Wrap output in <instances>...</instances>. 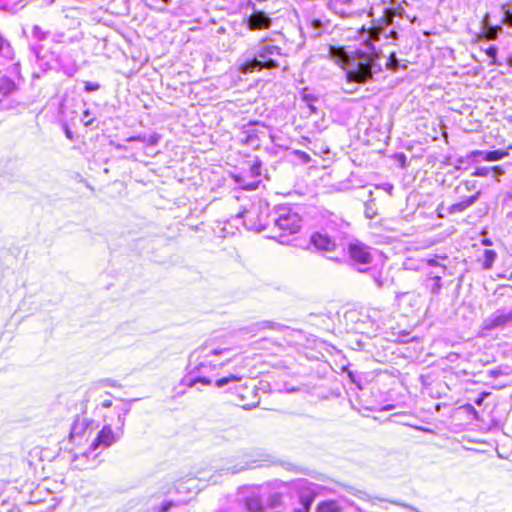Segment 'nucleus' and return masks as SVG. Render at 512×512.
<instances>
[{
	"mask_svg": "<svg viewBox=\"0 0 512 512\" xmlns=\"http://www.w3.org/2000/svg\"><path fill=\"white\" fill-rule=\"evenodd\" d=\"M372 26L362 29L360 46L346 51L343 48L329 47V57L346 74V85L362 84L382 71L383 64L376 43L380 37L396 40L398 33L393 27L394 17L407 19L411 24L417 21L412 5L407 0H378L371 3L368 13Z\"/></svg>",
	"mask_w": 512,
	"mask_h": 512,
	"instance_id": "1",
	"label": "nucleus"
},
{
	"mask_svg": "<svg viewBox=\"0 0 512 512\" xmlns=\"http://www.w3.org/2000/svg\"><path fill=\"white\" fill-rule=\"evenodd\" d=\"M231 354V348L217 344L213 341L206 342L194 350L186 366V374L181 379V384L187 387H195L198 384L210 386L219 370L228 367L226 375L215 380L217 388L228 386V390H237L238 383L249 373L248 359L241 354Z\"/></svg>",
	"mask_w": 512,
	"mask_h": 512,
	"instance_id": "2",
	"label": "nucleus"
},
{
	"mask_svg": "<svg viewBox=\"0 0 512 512\" xmlns=\"http://www.w3.org/2000/svg\"><path fill=\"white\" fill-rule=\"evenodd\" d=\"M130 402L120 401L119 405L114 406V412L117 415V425L115 430L112 429L110 424H105L98 432L96 438L91 443L88 450L75 454L73 463L79 469L87 468V461L92 458L93 460L105 450L117 443L123 435V427L125 424V417L130 412Z\"/></svg>",
	"mask_w": 512,
	"mask_h": 512,
	"instance_id": "3",
	"label": "nucleus"
},
{
	"mask_svg": "<svg viewBox=\"0 0 512 512\" xmlns=\"http://www.w3.org/2000/svg\"><path fill=\"white\" fill-rule=\"evenodd\" d=\"M284 54L280 47L269 43H261L255 51H248L238 60V69L243 74L273 69L281 66Z\"/></svg>",
	"mask_w": 512,
	"mask_h": 512,
	"instance_id": "4",
	"label": "nucleus"
},
{
	"mask_svg": "<svg viewBox=\"0 0 512 512\" xmlns=\"http://www.w3.org/2000/svg\"><path fill=\"white\" fill-rule=\"evenodd\" d=\"M271 221L274 228L281 233L280 238L297 233L302 226V218L297 211L287 205L275 206L271 212ZM280 243H286L285 239H279Z\"/></svg>",
	"mask_w": 512,
	"mask_h": 512,
	"instance_id": "5",
	"label": "nucleus"
},
{
	"mask_svg": "<svg viewBox=\"0 0 512 512\" xmlns=\"http://www.w3.org/2000/svg\"><path fill=\"white\" fill-rule=\"evenodd\" d=\"M269 208L266 203L252 204L249 209L244 210L238 215L243 219V225L248 230H254L260 232L266 229L271 221V212H268Z\"/></svg>",
	"mask_w": 512,
	"mask_h": 512,
	"instance_id": "6",
	"label": "nucleus"
},
{
	"mask_svg": "<svg viewBox=\"0 0 512 512\" xmlns=\"http://www.w3.org/2000/svg\"><path fill=\"white\" fill-rule=\"evenodd\" d=\"M349 260L359 272H366L368 265L372 264L376 249L369 247L361 241L354 240L346 245Z\"/></svg>",
	"mask_w": 512,
	"mask_h": 512,
	"instance_id": "7",
	"label": "nucleus"
},
{
	"mask_svg": "<svg viewBox=\"0 0 512 512\" xmlns=\"http://www.w3.org/2000/svg\"><path fill=\"white\" fill-rule=\"evenodd\" d=\"M313 247L325 253H339L344 255L346 245L342 242L338 233L329 234L326 230L314 232L310 237Z\"/></svg>",
	"mask_w": 512,
	"mask_h": 512,
	"instance_id": "8",
	"label": "nucleus"
},
{
	"mask_svg": "<svg viewBox=\"0 0 512 512\" xmlns=\"http://www.w3.org/2000/svg\"><path fill=\"white\" fill-rule=\"evenodd\" d=\"M261 166L262 163L259 160H256L250 167L247 175L246 174H240L234 176L235 182L238 184V186L245 190H255L258 188L260 183V176H261Z\"/></svg>",
	"mask_w": 512,
	"mask_h": 512,
	"instance_id": "9",
	"label": "nucleus"
},
{
	"mask_svg": "<svg viewBox=\"0 0 512 512\" xmlns=\"http://www.w3.org/2000/svg\"><path fill=\"white\" fill-rule=\"evenodd\" d=\"M446 273L447 267H441L440 271L426 270L424 272L422 285L431 294L432 299L441 293L443 287L442 278Z\"/></svg>",
	"mask_w": 512,
	"mask_h": 512,
	"instance_id": "10",
	"label": "nucleus"
},
{
	"mask_svg": "<svg viewBox=\"0 0 512 512\" xmlns=\"http://www.w3.org/2000/svg\"><path fill=\"white\" fill-rule=\"evenodd\" d=\"M55 65L67 76L71 77L78 71L76 60L67 49H62L59 53L52 52Z\"/></svg>",
	"mask_w": 512,
	"mask_h": 512,
	"instance_id": "11",
	"label": "nucleus"
},
{
	"mask_svg": "<svg viewBox=\"0 0 512 512\" xmlns=\"http://www.w3.org/2000/svg\"><path fill=\"white\" fill-rule=\"evenodd\" d=\"M91 423L86 417L77 416L71 425L69 438L74 443H79L86 434L91 433Z\"/></svg>",
	"mask_w": 512,
	"mask_h": 512,
	"instance_id": "12",
	"label": "nucleus"
},
{
	"mask_svg": "<svg viewBox=\"0 0 512 512\" xmlns=\"http://www.w3.org/2000/svg\"><path fill=\"white\" fill-rule=\"evenodd\" d=\"M15 83L8 79H0V110H8L13 107V101L11 95L15 92Z\"/></svg>",
	"mask_w": 512,
	"mask_h": 512,
	"instance_id": "13",
	"label": "nucleus"
},
{
	"mask_svg": "<svg viewBox=\"0 0 512 512\" xmlns=\"http://www.w3.org/2000/svg\"><path fill=\"white\" fill-rule=\"evenodd\" d=\"M366 272H368L370 278L379 289L390 287L393 283V278L390 277L388 271H384L383 267L374 266L367 268Z\"/></svg>",
	"mask_w": 512,
	"mask_h": 512,
	"instance_id": "14",
	"label": "nucleus"
},
{
	"mask_svg": "<svg viewBox=\"0 0 512 512\" xmlns=\"http://www.w3.org/2000/svg\"><path fill=\"white\" fill-rule=\"evenodd\" d=\"M354 0H330L329 7L341 17H351L357 13Z\"/></svg>",
	"mask_w": 512,
	"mask_h": 512,
	"instance_id": "15",
	"label": "nucleus"
},
{
	"mask_svg": "<svg viewBox=\"0 0 512 512\" xmlns=\"http://www.w3.org/2000/svg\"><path fill=\"white\" fill-rule=\"evenodd\" d=\"M512 320V312L496 311L490 317L484 320V329L492 330L504 326Z\"/></svg>",
	"mask_w": 512,
	"mask_h": 512,
	"instance_id": "16",
	"label": "nucleus"
},
{
	"mask_svg": "<svg viewBox=\"0 0 512 512\" xmlns=\"http://www.w3.org/2000/svg\"><path fill=\"white\" fill-rule=\"evenodd\" d=\"M248 27L251 30L256 29H266L271 25V19L264 13L260 11L253 12L248 18Z\"/></svg>",
	"mask_w": 512,
	"mask_h": 512,
	"instance_id": "17",
	"label": "nucleus"
},
{
	"mask_svg": "<svg viewBox=\"0 0 512 512\" xmlns=\"http://www.w3.org/2000/svg\"><path fill=\"white\" fill-rule=\"evenodd\" d=\"M480 197V192H476L474 195H471L469 197H465L463 200L457 202V203H454L452 204L449 208H448V212L450 214H456V213H461V212H464L466 209H468L469 207H471L472 205L475 204V202L479 199Z\"/></svg>",
	"mask_w": 512,
	"mask_h": 512,
	"instance_id": "18",
	"label": "nucleus"
},
{
	"mask_svg": "<svg viewBox=\"0 0 512 512\" xmlns=\"http://www.w3.org/2000/svg\"><path fill=\"white\" fill-rule=\"evenodd\" d=\"M175 505V502L172 500L163 499L158 502L157 498L151 497L147 502L146 512H168Z\"/></svg>",
	"mask_w": 512,
	"mask_h": 512,
	"instance_id": "19",
	"label": "nucleus"
},
{
	"mask_svg": "<svg viewBox=\"0 0 512 512\" xmlns=\"http://www.w3.org/2000/svg\"><path fill=\"white\" fill-rule=\"evenodd\" d=\"M504 174V170L502 167L500 166H492V167H488V166H481V167H477L474 172L472 173L473 176H477V177H487V176H500V175H503Z\"/></svg>",
	"mask_w": 512,
	"mask_h": 512,
	"instance_id": "20",
	"label": "nucleus"
},
{
	"mask_svg": "<svg viewBox=\"0 0 512 512\" xmlns=\"http://www.w3.org/2000/svg\"><path fill=\"white\" fill-rule=\"evenodd\" d=\"M161 136L157 133L151 134V135H137L132 136L128 138L127 141L133 142V141H139L146 144V146H155L160 141Z\"/></svg>",
	"mask_w": 512,
	"mask_h": 512,
	"instance_id": "21",
	"label": "nucleus"
},
{
	"mask_svg": "<svg viewBox=\"0 0 512 512\" xmlns=\"http://www.w3.org/2000/svg\"><path fill=\"white\" fill-rule=\"evenodd\" d=\"M0 57L4 60H12L14 50L10 43L0 34Z\"/></svg>",
	"mask_w": 512,
	"mask_h": 512,
	"instance_id": "22",
	"label": "nucleus"
},
{
	"mask_svg": "<svg viewBox=\"0 0 512 512\" xmlns=\"http://www.w3.org/2000/svg\"><path fill=\"white\" fill-rule=\"evenodd\" d=\"M245 504L248 512H264L261 499L258 495L248 497Z\"/></svg>",
	"mask_w": 512,
	"mask_h": 512,
	"instance_id": "23",
	"label": "nucleus"
},
{
	"mask_svg": "<svg viewBox=\"0 0 512 512\" xmlns=\"http://www.w3.org/2000/svg\"><path fill=\"white\" fill-rule=\"evenodd\" d=\"M496 258H497V253L494 250H490V249L484 250L483 262H482L483 268L486 270L492 268Z\"/></svg>",
	"mask_w": 512,
	"mask_h": 512,
	"instance_id": "24",
	"label": "nucleus"
},
{
	"mask_svg": "<svg viewBox=\"0 0 512 512\" xmlns=\"http://www.w3.org/2000/svg\"><path fill=\"white\" fill-rule=\"evenodd\" d=\"M508 155L509 153L504 150L487 151V153L484 154V160L488 162H495L505 158Z\"/></svg>",
	"mask_w": 512,
	"mask_h": 512,
	"instance_id": "25",
	"label": "nucleus"
},
{
	"mask_svg": "<svg viewBox=\"0 0 512 512\" xmlns=\"http://www.w3.org/2000/svg\"><path fill=\"white\" fill-rule=\"evenodd\" d=\"M376 315H377V311L372 310L365 316L367 319L371 320V326H370V330H361V333H366V334L374 333L378 329L381 328V323L378 320H376V318H375Z\"/></svg>",
	"mask_w": 512,
	"mask_h": 512,
	"instance_id": "26",
	"label": "nucleus"
},
{
	"mask_svg": "<svg viewBox=\"0 0 512 512\" xmlns=\"http://www.w3.org/2000/svg\"><path fill=\"white\" fill-rule=\"evenodd\" d=\"M194 482H195L194 478H189L185 482L182 480H179V481H177V483L175 485V489H176L177 493H181L184 490H187L190 492L192 490V488H196V486L194 485Z\"/></svg>",
	"mask_w": 512,
	"mask_h": 512,
	"instance_id": "27",
	"label": "nucleus"
},
{
	"mask_svg": "<svg viewBox=\"0 0 512 512\" xmlns=\"http://www.w3.org/2000/svg\"><path fill=\"white\" fill-rule=\"evenodd\" d=\"M497 47L494 46V45H489L486 49H485V53L486 55L488 56V58L490 59V64H493V65H502L504 62L499 60L498 57H497Z\"/></svg>",
	"mask_w": 512,
	"mask_h": 512,
	"instance_id": "28",
	"label": "nucleus"
},
{
	"mask_svg": "<svg viewBox=\"0 0 512 512\" xmlns=\"http://www.w3.org/2000/svg\"><path fill=\"white\" fill-rule=\"evenodd\" d=\"M483 34L489 40H493L497 37L498 33L502 30L501 27L491 26L488 23H484Z\"/></svg>",
	"mask_w": 512,
	"mask_h": 512,
	"instance_id": "29",
	"label": "nucleus"
},
{
	"mask_svg": "<svg viewBox=\"0 0 512 512\" xmlns=\"http://www.w3.org/2000/svg\"><path fill=\"white\" fill-rule=\"evenodd\" d=\"M317 512H339V508L333 501H323L317 506Z\"/></svg>",
	"mask_w": 512,
	"mask_h": 512,
	"instance_id": "30",
	"label": "nucleus"
},
{
	"mask_svg": "<svg viewBox=\"0 0 512 512\" xmlns=\"http://www.w3.org/2000/svg\"><path fill=\"white\" fill-rule=\"evenodd\" d=\"M448 257L447 255H437L435 256L434 258H429L426 260V263L429 267L433 268L432 270L433 271H440V268L441 267H446V265L444 264H440L438 262V259H441V260H446Z\"/></svg>",
	"mask_w": 512,
	"mask_h": 512,
	"instance_id": "31",
	"label": "nucleus"
},
{
	"mask_svg": "<svg viewBox=\"0 0 512 512\" xmlns=\"http://www.w3.org/2000/svg\"><path fill=\"white\" fill-rule=\"evenodd\" d=\"M32 36L39 41H43L47 39L48 33L45 32L40 26L34 25L32 28Z\"/></svg>",
	"mask_w": 512,
	"mask_h": 512,
	"instance_id": "32",
	"label": "nucleus"
},
{
	"mask_svg": "<svg viewBox=\"0 0 512 512\" xmlns=\"http://www.w3.org/2000/svg\"><path fill=\"white\" fill-rule=\"evenodd\" d=\"M247 469V465H234V466H227L225 468H222L220 471L224 472L225 474H236L240 473Z\"/></svg>",
	"mask_w": 512,
	"mask_h": 512,
	"instance_id": "33",
	"label": "nucleus"
},
{
	"mask_svg": "<svg viewBox=\"0 0 512 512\" xmlns=\"http://www.w3.org/2000/svg\"><path fill=\"white\" fill-rule=\"evenodd\" d=\"M384 65L386 66L387 69L396 70L398 66V59L396 58L394 53H391V55L385 59Z\"/></svg>",
	"mask_w": 512,
	"mask_h": 512,
	"instance_id": "34",
	"label": "nucleus"
},
{
	"mask_svg": "<svg viewBox=\"0 0 512 512\" xmlns=\"http://www.w3.org/2000/svg\"><path fill=\"white\" fill-rule=\"evenodd\" d=\"M313 497L312 496H301L300 497V502H301V505H302V510L304 512H308L310 510V507L312 505V502H313Z\"/></svg>",
	"mask_w": 512,
	"mask_h": 512,
	"instance_id": "35",
	"label": "nucleus"
},
{
	"mask_svg": "<svg viewBox=\"0 0 512 512\" xmlns=\"http://www.w3.org/2000/svg\"><path fill=\"white\" fill-rule=\"evenodd\" d=\"M256 326L258 329H276V328L280 327L279 324L274 323V322H269V321H263V322L257 323Z\"/></svg>",
	"mask_w": 512,
	"mask_h": 512,
	"instance_id": "36",
	"label": "nucleus"
},
{
	"mask_svg": "<svg viewBox=\"0 0 512 512\" xmlns=\"http://www.w3.org/2000/svg\"><path fill=\"white\" fill-rule=\"evenodd\" d=\"M94 119L90 117V111L87 109L83 112L81 122L84 124V126L89 127L92 125Z\"/></svg>",
	"mask_w": 512,
	"mask_h": 512,
	"instance_id": "37",
	"label": "nucleus"
},
{
	"mask_svg": "<svg viewBox=\"0 0 512 512\" xmlns=\"http://www.w3.org/2000/svg\"><path fill=\"white\" fill-rule=\"evenodd\" d=\"M463 409L468 413L470 414L471 416H473V418L475 420H478L479 419V413L478 411L475 409V407L471 404H465L463 406Z\"/></svg>",
	"mask_w": 512,
	"mask_h": 512,
	"instance_id": "38",
	"label": "nucleus"
},
{
	"mask_svg": "<svg viewBox=\"0 0 512 512\" xmlns=\"http://www.w3.org/2000/svg\"><path fill=\"white\" fill-rule=\"evenodd\" d=\"M310 25L313 27V29L315 30V32L312 34V36H318L321 31V26H322V23L320 20L318 19H313L311 22H310Z\"/></svg>",
	"mask_w": 512,
	"mask_h": 512,
	"instance_id": "39",
	"label": "nucleus"
},
{
	"mask_svg": "<svg viewBox=\"0 0 512 512\" xmlns=\"http://www.w3.org/2000/svg\"><path fill=\"white\" fill-rule=\"evenodd\" d=\"M316 100V98L312 95L304 94L303 95V101L307 103V106L310 108L311 111H316V108L313 105V102Z\"/></svg>",
	"mask_w": 512,
	"mask_h": 512,
	"instance_id": "40",
	"label": "nucleus"
},
{
	"mask_svg": "<svg viewBox=\"0 0 512 512\" xmlns=\"http://www.w3.org/2000/svg\"><path fill=\"white\" fill-rule=\"evenodd\" d=\"M490 392H487V391H484L482 392L475 400H474V403L477 405V406H481L484 402V400L490 396Z\"/></svg>",
	"mask_w": 512,
	"mask_h": 512,
	"instance_id": "41",
	"label": "nucleus"
},
{
	"mask_svg": "<svg viewBox=\"0 0 512 512\" xmlns=\"http://www.w3.org/2000/svg\"><path fill=\"white\" fill-rule=\"evenodd\" d=\"M99 88H100V85L98 83L86 82L84 89L86 92H94V91H97Z\"/></svg>",
	"mask_w": 512,
	"mask_h": 512,
	"instance_id": "42",
	"label": "nucleus"
},
{
	"mask_svg": "<svg viewBox=\"0 0 512 512\" xmlns=\"http://www.w3.org/2000/svg\"><path fill=\"white\" fill-rule=\"evenodd\" d=\"M487 153V151H482V150H474L472 151L470 154H469V158H475V157H480L484 160V154Z\"/></svg>",
	"mask_w": 512,
	"mask_h": 512,
	"instance_id": "43",
	"label": "nucleus"
},
{
	"mask_svg": "<svg viewBox=\"0 0 512 512\" xmlns=\"http://www.w3.org/2000/svg\"><path fill=\"white\" fill-rule=\"evenodd\" d=\"M501 374H502V371H501V370H499V369H492V370H489V371H488V375H489L491 378H497V377H499Z\"/></svg>",
	"mask_w": 512,
	"mask_h": 512,
	"instance_id": "44",
	"label": "nucleus"
},
{
	"mask_svg": "<svg viewBox=\"0 0 512 512\" xmlns=\"http://www.w3.org/2000/svg\"><path fill=\"white\" fill-rule=\"evenodd\" d=\"M462 184L465 186V188L467 190H471V189L475 188V182L464 181Z\"/></svg>",
	"mask_w": 512,
	"mask_h": 512,
	"instance_id": "45",
	"label": "nucleus"
},
{
	"mask_svg": "<svg viewBox=\"0 0 512 512\" xmlns=\"http://www.w3.org/2000/svg\"><path fill=\"white\" fill-rule=\"evenodd\" d=\"M100 406L102 408H109L112 406V401L110 399H105L101 402Z\"/></svg>",
	"mask_w": 512,
	"mask_h": 512,
	"instance_id": "46",
	"label": "nucleus"
},
{
	"mask_svg": "<svg viewBox=\"0 0 512 512\" xmlns=\"http://www.w3.org/2000/svg\"><path fill=\"white\" fill-rule=\"evenodd\" d=\"M505 21L512 26V13H510L509 11H506L505 12Z\"/></svg>",
	"mask_w": 512,
	"mask_h": 512,
	"instance_id": "47",
	"label": "nucleus"
},
{
	"mask_svg": "<svg viewBox=\"0 0 512 512\" xmlns=\"http://www.w3.org/2000/svg\"><path fill=\"white\" fill-rule=\"evenodd\" d=\"M33 49H34V51L36 52V56H37L38 58H40V57H41V56H40L41 51H44L43 47H42L41 45H39V46L34 47Z\"/></svg>",
	"mask_w": 512,
	"mask_h": 512,
	"instance_id": "48",
	"label": "nucleus"
},
{
	"mask_svg": "<svg viewBox=\"0 0 512 512\" xmlns=\"http://www.w3.org/2000/svg\"><path fill=\"white\" fill-rule=\"evenodd\" d=\"M209 482L213 483V484H216L218 482V475H212L209 479H208Z\"/></svg>",
	"mask_w": 512,
	"mask_h": 512,
	"instance_id": "49",
	"label": "nucleus"
},
{
	"mask_svg": "<svg viewBox=\"0 0 512 512\" xmlns=\"http://www.w3.org/2000/svg\"><path fill=\"white\" fill-rule=\"evenodd\" d=\"M505 62L509 67H512V56H508L505 58Z\"/></svg>",
	"mask_w": 512,
	"mask_h": 512,
	"instance_id": "50",
	"label": "nucleus"
},
{
	"mask_svg": "<svg viewBox=\"0 0 512 512\" xmlns=\"http://www.w3.org/2000/svg\"><path fill=\"white\" fill-rule=\"evenodd\" d=\"M300 154H301V157H302L304 160H309V159H310V157H309V155H308L307 153H305V152H300Z\"/></svg>",
	"mask_w": 512,
	"mask_h": 512,
	"instance_id": "51",
	"label": "nucleus"
},
{
	"mask_svg": "<svg viewBox=\"0 0 512 512\" xmlns=\"http://www.w3.org/2000/svg\"><path fill=\"white\" fill-rule=\"evenodd\" d=\"M344 91L347 92V93H352L354 92L355 89L353 88H349V87H343Z\"/></svg>",
	"mask_w": 512,
	"mask_h": 512,
	"instance_id": "52",
	"label": "nucleus"
},
{
	"mask_svg": "<svg viewBox=\"0 0 512 512\" xmlns=\"http://www.w3.org/2000/svg\"><path fill=\"white\" fill-rule=\"evenodd\" d=\"M253 406H254V404H253V405L246 404V403H243V404H242V407H243V408H246V409H250V408H251V407H253Z\"/></svg>",
	"mask_w": 512,
	"mask_h": 512,
	"instance_id": "53",
	"label": "nucleus"
},
{
	"mask_svg": "<svg viewBox=\"0 0 512 512\" xmlns=\"http://www.w3.org/2000/svg\"><path fill=\"white\" fill-rule=\"evenodd\" d=\"M66 136H67L68 138H70V139L72 138V136H71V132H70L69 130H66Z\"/></svg>",
	"mask_w": 512,
	"mask_h": 512,
	"instance_id": "54",
	"label": "nucleus"
},
{
	"mask_svg": "<svg viewBox=\"0 0 512 512\" xmlns=\"http://www.w3.org/2000/svg\"><path fill=\"white\" fill-rule=\"evenodd\" d=\"M239 388H240L241 390H247V389H248V386H246V385H245V386L240 385V386H239Z\"/></svg>",
	"mask_w": 512,
	"mask_h": 512,
	"instance_id": "55",
	"label": "nucleus"
},
{
	"mask_svg": "<svg viewBox=\"0 0 512 512\" xmlns=\"http://www.w3.org/2000/svg\"><path fill=\"white\" fill-rule=\"evenodd\" d=\"M329 259L337 261V260H339V257L330 256Z\"/></svg>",
	"mask_w": 512,
	"mask_h": 512,
	"instance_id": "56",
	"label": "nucleus"
},
{
	"mask_svg": "<svg viewBox=\"0 0 512 512\" xmlns=\"http://www.w3.org/2000/svg\"><path fill=\"white\" fill-rule=\"evenodd\" d=\"M239 396L241 398V401H244L245 396L242 393H240Z\"/></svg>",
	"mask_w": 512,
	"mask_h": 512,
	"instance_id": "57",
	"label": "nucleus"
},
{
	"mask_svg": "<svg viewBox=\"0 0 512 512\" xmlns=\"http://www.w3.org/2000/svg\"><path fill=\"white\" fill-rule=\"evenodd\" d=\"M406 295H408V293H402V294L398 295L397 298H400L401 296H406Z\"/></svg>",
	"mask_w": 512,
	"mask_h": 512,
	"instance_id": "58",
	"label": "nucleus"
},
{
	"mask_svg": "<svg viewBox=\"0 0 512 512\" xmlns=\"http://www.w3.org/2000/svg\"><path fill=\"white\" fill-rule=\"evenodd\" d=\"M293 512H304L302 509H296Z\"/></svg>",
	"mask_w": 512,
	"mask_h": 512,
	"instance_id": "59",
	"label": "nucleus"
},
{
	"mask_svg": "<svg viewBox=\"0 0 512 512\" xmlns=\"http://www.w3.org/2000/svg\"><path fill=\"white\" fill-rule=\"evenodd\" d=\"M458 163L462 164L463 163V159L462 158L458 159Z\"/></svg>",
	"mask_w": 512,
	"mask_h": 512,
	"instance_id": "60",
	"label": "nucleus"
},
{
	"mask_svg": "<svg viewBox=\"0 0 512 512\" xmlns=\"http://www.w3.org/2000/svg\"><path fill=\"white\" fill-rule=\"evenodd\" d=\"M366 213H367V216H368L369 218H372V215H370V214L368 213V211H367Z\"/></svg>",
	"mask_w": 512,
	"mask_h": 512,
	"instance_id": "61",
	"label": "nucleus"
},
{
	"mask_svg": "<svg viewBox=\"0 0 512 512\" xmlns=\"http://www.w3.org/2000/svg\"><path fill=\"white\" fill-rule=\"evenodd\" d=\"M414 512H419V511L414 510Z\"/></svg>",
	"mask_w": 512,
	"mask_h": 512,
	"instance_id": "62",
	"label": "nucleus"
}]
</instances>
